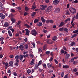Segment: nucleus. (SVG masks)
I'll return each instance as SVG.
<instances>
[{"label": "nucleus", "mask_w": 78, "mask_h": 78, "mask_svg": "<svg viewBox=\"0 0 78 78\" xmlns=\"http://www.w3.org/2000/svg\"><path fill=\"white\" fill-rule=\"evenodd\" d=\"M59 30L60 31H64V28L62 27L59 29Z\"/></svg>", "instance_id": "obj_37"}, {"label": "nucleus", "mask_w": 78, "mask_h": 78, "mask_svg": "<svg viewBox=\"0 0 78 78\" xmlns=\"http://www.w3.org/2000/svg\"><path fill=\"white\" fill-rule=\"evenodd\" d=\"M77 36V34H74L71 37V38L72 39H73V37H76Z\"/></svg>", "instance_id": "obj_32"}, {"label": "nucleus", "mask_w": 78, "mask_h": 78, "mask_svg": "<svg viewBox=\"0 0 78 78\" xmlns=\"http://www.w3.org/2000/svg\"><path fill=\"white\" fill-rule=\"evenodd\" d=\"M50 63H48L47 64V66H48V68H50Z\"/></svg>", "instance_id": "obj_54"}, {"label": "nucleus", "mask_w": 78, "mask_h": 78, "mask_svg": "<svg viewBox=\"0 0 78 78\" xmlns=\"http://www.w3.org/2000/svg\"><path fill=\"white\" fill-rule=\"evenodd\" d=\"M76 64H78V62L77 61H74L73 62V64H74V65H76Z\"/></svg>", "instance_id": "obj_33"}, {"label": "nucleus", "mask_w": 78, "mask_h": 78, "mask_svg": "<svg viewBox=\"0 0 78 78\" xmlns=\"http://www.w3.org/2000/svg\"><path fill=\"white\" fill-rule=\"evenodd\" d=\"M39 21V19H36L34 20V23H36V22H37Z\"/></svg>", "instance_id": "obj_40"}, {"label": "nucleus", "mask_w": 78, "mask_h": 78, "mask_svg": "<svg viewBox=\"0 0 78 78\" xmlns=\"http://www.w3.org/2000/svg\"><path fill=\"white\" fill-rule=\"evenodd\" d=\"M27 73H28V74H29V73H31V71L30 69H28L27 70Z\"/></svg>", "instance_id": "obj_39"}, {"label": "nucleus", "mask_w": 78, "mask_h": 78, "mask_svg": "<svg viewBox=\"0 0 78 78\" xmlns=\"http://www.w3.org/2000/svg\"><path fill=\"white\" fill-rule=\"evenodd\" d=\"M36 7L34 6V5H32V8H31V9L34 10V9H36Z\"/></svg>", "instance_id": "obj_35"}, {"label": "nucleus", "mask_w": 78, "mask_h": 78, "mask_svg": "<svg viewBox=\"0 0 78 78\" xmlns=\"http://www.w3.org/2000/svg\"><path fill=\"white\" fill-rule=\"evenodd\" d=\"M48 8L51 11V9H52L53 8V6L51 5L50 6H49Z\"/></svg>", "instance_id": "obj_20"}, {"label": "nucleus", "mask_w": 78, "mask_h": 78, "mask_svg": "<svg viewBox=\"0 0 78 78\" xmlns=\"http://www.w3.org/2000/svg\"><path fill=\"white\" fill-rule=\"evenodd\" d=\"M25 48L26 49H27L28 48V45L27 44L25 45Z\"/></svg>", "instance_id": "obj_38"}, {"label": "nucleus", "mask_w": 78, "mask_h": 78, "mask_svg": "<svg viewBox=\"0 0 78 78\" xmlns=\"http://www.w3.org/2000/svg\"><path fill=\"white\" fill-rule=\"evenodd\" d=\"M69 10L70 12L72 14H75L76 12V10L74 8L69 7Z\"/></svg>", "instance_id": "obj_2"}, {"label": "nucleus", "mask_w": 78, "mask_h": 78, "mask_svg": "<svg viewBox=\"0 0 78 78\" xmlns=\"http://www.w3.org/2000/svg\"><path fill=\"white\" fill-rule=\"evenodd\" d=\"M47 43L49 44H53L54 41L52 40H48L47 41Z\"/></svg>", "instance_id": "obj_5"}, {"label": "nucleus", "mask_w": 78, "mask_h": 78, "mask_svg": "<svg viewBox=\"0 0 78 78\" xmlns=\"http://www.w3.org/2000/svg\"><path fill=\"white\" fill-rule=\"evenodd\" d=\"M43 32L44 33H47V30H45V29H44L43 30Z\"/></svg>", "instance_id": "obj_62"}, {"label": "nucleus", "mask_w": 78, "mask_h": 78, "mask_svg": "<svg viewBox=\"0 0 78 78\" xmlns=\"http://www.w3.org/2000/svg\"><path fill=\"white\" fill-rule=\"evenodd\" d=\"M64 31L66 32V33H68V29L65 28L64 29Z\"/></svg>", "instance_id": "obj_16"}, {"label": "nucleus", "mask_w": 78, "mask_h": 78, "mask_svg": "<svg viewBox=\"0 0 78 78\" xmlns=\"http://www.w3.org/2000/svg\"><path fill=\"white\" fill-rule=\"evenodd\" d=\"M46 49V45H44L43 46V50H45Z\"/></svg>", "instance_id": "obj_55"}, {"label": "nucleus", "mask_w": 78, "mask_h": 78, "mask_svg": "<svg viewBox=\"0 0 78 78\" xmlns=\"http://www.w3.org/2000/svg\"><path fill=\"white\" fill-rule=\"evenodd\" d=\"M36 14V12H34L31 14V16L33 17Z\"/></svg>", "instance_id": "obj_22"}, {"label": "nucleus", "mask_w": 78, "mask_h": 78, "mask_svg": "<svg viewBox=\"0 0 78 78\" xmlns=\"http://www.w3.org/2000/svg\"><path fill=\"white\" fill-rule=\"evenodd\" d=\"M27 40H28V39H27V37H25L24 41L25 42H28Z\"/></svg>", "instance_id": "obj_43"}, {"label": "nucleus", "mask_w": 78, "mask_h": 78, "mask_svg": "<svg viewBox=\"0 0 78 78\" xmlns=\"http://www.w3.org/2000/svg\"><path fill=\"white\" fill-rule=\"evenodd\" d=\"M61 77H63L64 76V73L63 72H62L61 74Z\"/></svg>", "instance_id": "obj_46"}, {"label": "nucleus", "mask_w": 78, "mask_h": 78, "mask_svg": "<svg viewBox=\"0 0 78 78\" xmlns=\"http://www.w3.org/2000/svg\"><path fill=\"white\" fill-rule=\"evenodd\" d=\"M28 14V13L25 12L24 13V16H27V15Z\"/></svg>", "instance_id": "obj_52"}, {"label": "nucleus", "mask_w": 78, "mask_h": 78, "mask_svg": "<svg viewBox=\"0 0 78 78\" xmlns=\"http://www.w3.org/2000/svg\"><path fill=\"white\" fill-rule=\"evenodd\" d=\"M51 10H49V9H48V8H47V9H46V12H50V11Z\"/></svg>", "instance_id": "obj_42"}, {"label": "nucleus", "mask_w": 78, "mask_h": 78, "mask_svg": "<svg viewBox=\"0 0 78 78\" xmlns=\"http://www.w3.org/2000/svg\"><path fill=\"white\" fill-rule=\"evenodd\" d=\"M46 22L47 23H50V20H47L46 21Z\"/></svg>", "instance_id": "obj_59"}, {"label": "nucleus", "mask_w": 78, "mask_h": 78, "mask_svg": "<svg viewBox=\"0 0 78 78\" xmlns=\"http://www.w3.org/2000/svg\"><path fill=\"white\" fill-rule=\"evenodd\" d=\"M68 40H69V38H68L67 37H66V38H65L64 39V41L65 42H66L67 41H68Z\"/></svg>", "instance_id": "obj_48"}, {"label": "nucleus", "mask_w": 78, "mask_h": 78, "mask_svg": "<svg viewBox=\"0 0 78 78\" xmlns=\"http://www.w3.org/2000/svg\"><path fill=\"white\" fill-rule=\"evenodd\" d=\"M10 12H16V11H15L14 9H11Z\"/></svg>", "instance_id": "obj_29"}, {"label": "nucleus", "mask_w": 78, "mask_h": 78, "mask_svg": "<svg viewBox=\"0 0 78 78\" xmlns=\"http://www.w3.org/2000/svg\"><path fill=\"white\" fill-rule=\"evenodd\" d=\"M73 72H76L77 71H78V70H77V69L76 68H75L73 70Z\"/></svg>", "instance_id": "obj_44"}, {"label": "nucleus", "mask_w": 78, "mask_h": 78, "mask_svg": "<svg viewBox=\"0 0 78 78\" xmlns=\"http://www.w3.org/2000/svg\"><path fill=\"white\" fill-rule=\"evenodd\" d=\"M63 67L64 69V68H65L66 69H69V65H63Z\"/></svg>", "instance_id": "obj_14"}, {"label": "nucleus", "mask_w": 78, "mask_h": 78, "mask_svg": "<svg viewBox=\"0 0 78 78\" xmlns=\"http://www.w3.org/2000/svg\"><path fill=\"white\" fill-rule=\"evenodd\" d=\"M1 17H2L1 19H4L5 18L6 16L5 15H3H3L1 16Z\"/></svg>", "instance_id": "obj_24"}, {"label": "nucleus", "mask_w": 78, "mask_h": 78, "mask_svg": "<svg viewBox=\"0 0 78 78\" xmlns=\"http://www.w3.org/2000/svg\"><path fill=\"white\" fill-rule=\"evenodd\" d=\"M30 58H33V57H34L33 55L31 54H30Z\"/></svg>", "instance_id": "obj_60"}, {"label": "nucleus", "mask_w": 78, "mask_h": 78, "mask_svg": "<svg viewBox=\"0 0 78 78\" xmlns=\"http://www.w3.org/2000/svg\"><path fill=\"white\" fill-rule=\"evenodd\" d=\"M8 35L9 36L12 37V33L11 32V31L8 30Z\"/></svg>", "instance_id": "obj_10"}, {"label": "nucleus", "mask_w": 78, "mask_h": 78, "mask_svg": "<svg viewBox=\"0 0 78 78\" xmlns=\"http://www.w3.org/2000/svg\"><path fill=\"white\" fill-rule=\"evenodd\" d=\"M75 45V42L73 41L71 44H70L71 46H73V45Z\"/></svg>", "instance_id": "obj_27"}, {"label": "nucleus", "mask_w": 78, "mask_h": 78, "mask_svg": "<svg viewBox=\"0 0 78 78\" xmlns=\"http://www.w3.org/2000/svg\"><path fill=\"white\" fill-rule=\"evenodd\" d=\"M60 2V0H54L53 1V4L54 5H58V4Z\"/></svg>", "instance_id": "obj_4"}, {"label": "nucleus", "mask_w": 78, "mask_h": 78, "mask_svg": "<svg viewBox=\"0 0 78 78\" xmlns=\"http://www.w3.org/2000/svg\"><path fill=\"white\" fill-rule=\"evenodd\" d=\"M13 63H14V61H10L9 62V64L10 65H12L13 64Z\"/></svg>", "instance_id": "obj_30"}, {"label": "nucleus", "mask_w": 78, "mask_h": 78, "mask_svg": "<svg viewBox=\"0 0 78 78\" xmlns=\"http://www.w3.org/2000/svg\"><path fill=\"white\" fill-rule=\"evenodd\" d=\"M31 34L34 36H36L37 34V33L36 32V30L34 29H33L31 31Z\"/></svg>", "instance_id": "obj_3"}, {"label": "nucleus", "mask_w": 78, "mask_h": 78, "mask_svg": "<svg viewBox=\"0 0 78 78\" xmlns=\"http://www.w3.org/2000/svg\"><path fill=\"white\" fill-rule=\"evenodd\" d=\"M66 15H70V12H69V11L67 10L66 12Z\"/></svg>", "instance_id": "obj_34"}, {"label": "nucleus", "mask_w": 78, "mask_h": 78, "mask_svg": "<svg viewBox=\"0 0 78 78\" xmlns=\"http://www.w3.org/2000/svg\"><path fill=\"white\" fill-rule=\"evenodd\" d=\"M72 3H78V0H75L74 1L72 2Z\"/></svg>", "instance_id": "obj_26"}, {"label": "nucleus", "mask_w": 78, "mask_h": 78, "mask_svg": "<svg viewBox=\"0 0 78 78\" xmlns=\"http://www.w3.org/2000/svg\"><path fill=\"white\" fill-rule=\"evenodd\" d=\"M63 49L65 50V51H67V49L65 47V46H64L63 48Z\"/></svg>", "instance_id": "obj_49"}, {"label": "nucleus", "mask_w": 78, "mask_h": 78, "mask_svg": "<svg viewBox=\"0 0 78 78\" xmlns=\"http://www.w3.org/2000/svg\"><path fill=\"white\" fill-rule=\"evenodd\" d=\"M24 26L25 27H27V28H30V26L28 25V24L26 23L24 25Z\"/></svg>", "instance_id": "obj_25"}, {"label": "nucleus", "mask_w": 78, "mask_h": 78, "mask_svg": "<svg viewBox=\"0 0 78 78\" xmlns=\"http://www.w3.org/2000/svg\"><path fill=\"white\" fill-rule=\"evenodd\" d=\"M41 64H42V61L41 60L39 61L37 64V66H40Z\"/></svg>", "instance_id": "obj_23"}, {"label": "nucleus", "mask_w": 78, "mask_h": 78, "mask_svg": "<svg viewBox=\"0 0 78 78\" xmlns=\"http://www.w3.org/2000/svg\"><path fill=\"white\" fill-rule=\"evenodd\" d=\"M19 48H20L21 51H23L24 50V47L23 45H20L19 47Z\"/></svg>", "instance_id": "obj_6"}, {"label": "nucleus", "mask_w": 78, "mask_h": 78, "mask_svg": "<svg viewBox=\"0 0 78 78\" xmlns=\"http://www.w3.org/2000/svg\"><path fill=\"white\" fill-rule=\"evenodd\" d=\"M25 9L26 11H28L29 10V9L28 8V7L27 6L25 7Z\"/></svg>", "instance_id": "obj_19"}, {"label": "nucleus", "mask_w": 78, "mask_h": 78, "mask_svg": "<svg viewBox=\"0 0 78 78\" xmlns=\"http://www.w3.org/2000/svg\"><path fill=\"white\" fill-rule=\"evenodd\" d=\"M9 57L11 58H14V56L13 55H11L9 56Z\"/></svg>", "instance_id": "obj_61"}, {"label": "nucleus", "mask_w": 78, "mask_h": 78, "mask_svg": "<svg viewBox=\"0 0 78 78\" xmlns=\"http://www.w3.org/2000/svg\"><path fill=\"white\" fill-rule=\"evenodd\" d=\"M13 74L14 75V76H17V73L16 72H14L13 73Z\"/></svg>", "instance_id": "obj_56"}, {"label": "nucleus", "mask_w": 78, "mask_h": 78, "mask_svg": "<svg viewBox=\"0 0 78 78\" xmlns=\"http://www.w3.org/2000/svg\"><path fill=\"white\" fill-rule=\"evenodd\" d=\"M41 20L42 21V22H45V19L43 17H41Z\"/></svg>", "instance_id": "obj_18"}, {"label": "nucleus", "mask_w": 78, "mask_h": 78, "mask_svg": "<svg viewBox=\"0 0 78 78\" xmlns=\"http://www.w3.org/2000/svg\"><path fill=\"white\" fill-rule=\"evenodd\" d=\"M21 22L20 21H18L17 23L16 24L17 25H19L20 23Z\"/></svg>", "instance_id": "obj_63"}, {"label": "nucleus", "mask_w": 78, "mask_h": 78, "mask_svg": "<svg viewBox=\"0 0 78 78\" xmlns=\"http://www.w3.org/2000/svg\"><path fill=\"white\" fill-rule=\"evenodd\" d=\"M13 17V15L12 14L9 15L8 16V17L10 18L11 19V18H12Z\"/></svg>", "instance_id": "obj_28"}, {"label": "nucleus", "mask_w": 78, "mask_h": 78, "mask_svg": "<svg viewBox=\"0 0 78 78\" xmlns=\"http://www.w3.org/2000/svg\"><path fill=\"white\" fill-rule=\"evenodd\" d=\"M66 56L67 58H69V57H70V54H66Z\"/></svg>", "instance_id": "obj_64"}, {"label": "nucleus", "mask_w": 78, "mask_h": 78, "mask_svg": "<svg viewBox=\"0 0 78 78\" xmlns=\"http://www.w3.org/2000/svg\"><path fill=\"white\" fill-rule=\"evenodd\" d=\"M27 35H29L30 34V30L27 29H25Z\"/></svg>", "instance_id": "obj_7"}, {"label": "nucleus", "mask_w": 78, "mask_h": 78, "mask_svg": "<svg viewBox=\"0 0 78 78\" xmlns=\"http://www.w3.org/2000/svg\"><path fill=\"white\" fill-rule=\"evenodd\" d=\"M57 39V37H56V36H55L52 38V40L53 41H56Z\"/></svg>", "instance_id": "obj_12"}, {"label": "nucleus", "mask_w": 78, "mask_h": 78, "mask_svg": "<svg viewBox=\"0 0 78 78\" xmlns=\"http://www.w3.org/2000/svg\"><path fill=\"white\" fill-rule=\"evenodd\" d=\"M69 21H70V18H67L66 20H65V23H67L68 22H69Z\"/></svg>", "instance_id": "obj_9"}, {"label": "nucleus", "mask_w": 78, "mask_h": 78, "mask_svg": "<svg viewBox=\"0 0 78 78\" xmlns=\"http://www.w3.org/2000/svg\"><path fill=\"white\" fill-rule=\"evenodd\" d=\"M53 57H51V58L49 59V61L50 62H51V61H53Z\"/></svg>", "instance_id": "obj_58"}, {"label": "nucleus", "mask_w": 78, "mask_h": 78, "mask_svg": "<svg viewBox=\"0 0 78 78\" xmlns=\"http://www.w3.org/2000/svg\"><path fill=\"white\" fill-rule=\"evenodd\" d=\"M11 20L12 22V23H14L15 22H16V19L13 18H11Z\"/></svg>", "instance_id": "obj_13"}, {"label": "nucleus", "mask_w": 78, "mask_h": 78, "mask_svg": "<svg viewBox=\"0 0 78 78\" xmlns=\"http://www.w3.org/2000/svg\"><path fill=\"white\" fill-rule=\"evenodd\" d=\"M75 23H73L72 24V27H73V28H75Z\"/></svg>", "instance_id": "obj_47"}, {"label": "nucleus", "mask_w": 78, "mask_h": 78, "mask_svg": "<svg viewBox=\"0 0 78 78\" xmlns=\"http://www.w3.org/2000/svg\"><path fill=\"white\" fill-rule=\"evenodd\" d=\"M4 26L5 27H7L8 26V23L7 22H5V23Z\"/></svg>", "instance_id": "obj_17"}, {"label": "nucleus", "mask_w": 78, "mask_h": 78, "mask_svg": "<svg viewBox=\"0 0 78 78\" xmlns=\"http://www.w3.org/2000/svg\"><path fill=\"white\" fill-rule=\"evenodd\" d=\"M3 63V64H4V65H5V66H8L9 65L8 63L7 62H6V63H5V62H4Z\"/></svg>", "instance_id": "obj_31"}, {"label": "nucleus", "mask_w": 78, "mask_h": 78, "mask_svg": "<svg viewBox=\"0 0 78 78\" xmlns=\"http://www.w3.org/2000/svg\"><path fill=\"white\" fill-rule=\"evenodd\" d=\"M37 25L38 27H41L42 26V23L41 22H39L37 23Z\"/></svg>", "instance_id": "obj_11"}, {"label": "nucleus", "mask_w": 78, "mask_h": 78, "mask_svg": "<svg viewBox=\"0 0 78 78\" xmlns=\"http://www.w3.org/2000/svg\"><path fill=\"white\" fill-rule=\"evenodd\" d=\"M54 61L55 62V64H58V61H57L56 59H54Z\"/></svg>", "instance_id": "obj_45"}, {"label": "nucleus", "mask_w": 78, "mask_h": 78, "mask_svg": "<svg viewBox=\"0 0 78 78\" xmlns=\"http://www.w3.org/2000/svg\"><path fill=\"white\" fill-rule=\"evenodd\" d=\"M39 70L40 72H41H41H42V71H43V70L41 69V68H39Z\"/></svg>", "instance_id": "obj_57"}, {"label": "nucleus", "mask_w": 78, "mask_h": 78, "mask_svg": "<svg viewBox=\"0 0 78 78\" xmlns=\"http://www.w3.org/2000/svg\"><path fill=\"white\" fill-rule=\"evenodd\" d=\"M65 24V23H64V22L62 21L61 22V23L60 24V25H59L58 27H63V25H64Z\"/></svg>", "instance_id": "obj_8"}, {"label": "nucleus", "mask_w": 78, "mask_h": 78, "mask_svg": "<svg viewBox=\"0 0 78 78\" xmlns=\"http://www.w3.org/2000/svg\"><path fill=\"white\" fill-rule=\"evenodd\" d=\"M4 40V38L3 37H1L0 38V41H3Z\"/></svg>", "instance_id": "obj_36"}, {"label": "nucleus", "mask_w": 78, "mask_h": 78, "mask_svg": "<svg viewBox=\"0 0 78 78\" xmlns=\"http://www.w3.org/2000/svg\"><path fill=\"white\" fill-rule=\"evenodd\" d=\"M34 63V61H31L30 62V65H33Z\"/></svg>", "instance_id": "obj_51"}, {"label": "nucleus", "mask_w": 78, "mask_h": 78, "mask_svg": "<svg viewBox=\"0 0 78 78\" xmlns=\"http://www.w3.org/2000/svg\"><path fill=\"white\" fill-rule=\"evenodd\" d=\"M45 53L46 54H47V55H50V51H46Z\"/></svg>", "instance_id": "obj_41"}, {"label": "nucleus", "mask_w": 78, "mask_h": 78, "mask_svg": "<svg viewBox=\"0 0 78 78\" xmlns=\"http://www.w3.org/2000/svg\"><path fill=\"white\" fill-rule=\"evenodd\" d=\"M55 11H56L57 13L59 12L60 11V9L59 8H56L55 9Z\"/></svg>", "instance_id": "obj_15"}, {"label": "nucleus", "mask_w": 78, "mask_h": 78, "mask_svg": "<svg viewBox=\"0 0 78 78\" xmlns=\"http://www.w3.org/2000/svg\"><path fill=\"white\" fill-rule=\"evenodd\" d=\"M19 62H16L15 64V65H16V66H18V65H19Z\"/></svg>", "instance_id": "obj_50"}, {"label": "nucleus", "mask_w": 78, "mask_h": 78, "mask_svg": "<svg viewBox=\"0 0 78 78\" xmlns=\"http://www.w3.org/2000/svg\"><path fill=\"white\" fill-rule=\"evenodd\" d=\"M78 32V30H73V33H74V34H76V33H77Z\"/></svg>", "instance_id": "obj_21"}, {"label": "nucleus", "mask_w": 78, "mask_h": 78, "mask_svg": "<svg viewBox=\"0 0 78 78\" xmlns=\"http://www.w3.org/2000/svg\"><path fill=\"white\" fill-rule=\"evenodd\" d=\"M15 58L16 59V62H19V59L20 61H22V59H23V55H17L15 56Z\"/></svg>", "instance_id": "obj_1"}, {"label": "nucleus", "mask_w": 78, "mask_h": 78, "mask_svg": "<svg viewBox=\"0 0 78 78\" xmlns=\"http://www.w3.org/2000/svg\"><path fill=\"white\" fill-rule=\"evenodd\" d=\"M75 18H76V19H78V13H77L76 14V16Z\"/></svg>", "instance_id": "obj_53"}]
</instances>
